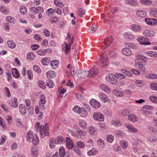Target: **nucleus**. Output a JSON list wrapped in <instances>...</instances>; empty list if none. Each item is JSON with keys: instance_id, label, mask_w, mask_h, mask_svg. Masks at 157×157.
Returning <instances> with one entry per match:
<instances>
[{"instance_id": "052dcab7", "label": "nucleus", "mask_w": 157, "mask_h": 157, "mask_svg": "<svg viewBox=\"0 0 157 157\" xmlns=\"http://www.w3.org/2000/svg\"><path fill=\"white\" fill-rule=\"evenodd\" d=\"M46 49H40L37 51V54L40 56H44L46 54Z\"/></svg>"}, {"instance_id": "a878e982", "label": "nucleus", "mask_w": 157, "mask_h": 157, "mask_svg": "<svg viewBox=\"0 0 157 157\" xmlns=\"http://www.w3.org/2000/svg\"><path fill=\"white\" fill-rule=\"evenodd\" d=\"M57 144H62L64 141V138L61 135H59L57 136L55 138Z\"/></svg>"}, {"instance_id": "423d86ee", "label": "nucleus", "mask_w": 157, "mask_h": 157, "mask_svg": "<svg viewBox=\"0 0 157 157\" xmlns=\"http://www.w3.org/2000/svg\"><path fill=\"white\" fill-rule=\"evenodd\" d=\"M93 118L95 121L99 122L103 121L105 119L104 115L99 112H97L94 113Z\"/></svg>"}, {"instance_id": "9b49d317", "label": "nucleus", "mask_w": 157, "mask_h": 157, "mask_svg": "<svg viewBox=\"0 0 157 157\" xmlns=\"http://www.w3.org/2000/svg\"><path fill=\"white\" fill-rule=\"evenodd\" d=\"M130 29L134 32H139L141 31L142 27L139 25L136 24H133L130 25Z\"/></svg>"}, {"instance_id": "13d9d810", "label": "nucleus", "mask_w": 157, "mask_h": 157, "mask_svg": "<svg viewBox=\"0 0 157 157\" xmlns=\"http://www.w3.org/2000/svg\"><path fill=\"white\" fill-rule=\"evenodd\" d=\"M115 135L118 137H121L124 136V133L120 130H117L115 132Z\"/></svg>"}, {"instance_id": "9d476101", "label": "nucleus", "mask_w": 157, "mask_h": 157, "mask_svg": "<svg viewBox=\"0 0 157 157\" xmlns=\"http://www.w3.org/2000/svg\"><path fill=\"white\" fill-rule=\"evenodd\" d=\"M71 44L64 42L62 46V49L65 52L66 54H68L71 50Z\"/></svg>"}, {"instance_id": "4be33fe9", "label": "nucleus", "mask_w": 157, "mask_h": 157, "mask_svg": "<svg viewBox=\"0 0 157 157\" xmlns=\"http://www.w3.org/2000/svg\"><path fill=\"white\" fill-rule=\"evenodd\" d=\"M46 98L43 94H41L40 97L39 105L43 107L46 103Z\"/></svg>"}, {"instance_id": "4468645a", "label": "nucleus", "mask_w": 157, "mask_h": 157, "mask_svg": "<svg viewBox=\"0 0 157 157\" xmlns=\"http://www.w3.org/2000/svg\"><path fill=\"white\" fill-rule=\"evenodd\" d=\"M136 15L139 17H144L147 14V12L143 10H138L136 13Z\"/></svg>"}, {"instance_id": "c03bdc74", "label": "nucleus", "mask_w": 157, "mask_h": 157, "mask_svg": "<svg viewBox=\"0 0 157 157\" xmlns=\"http://www.w3.org/2000/svg\"><path fill=\"white\" fill-rule=\"evenodd\" d=\"M50 61V59L45 57L42 59L41 62L43 65L46 66L49 63Z\"/></svg>"}, {"instance_id": "bb28decb", "label": "nucleus", "mask_w": 157, "mask_h": 157, "mask_svg": "<svg viewBox=\"0 0 157 157\" xmlns=\"http://www.w3.org/2000/svg\"><path fill=\"white\" fill-rule=\"evenodd\" d=\"M128 119L129 121L132 122H135L138 121V117L134 114H130L128 115Z\"/></svg>"}, {"instance_id": "39448f33", "label": "nucleus", "mask_w": 157, "mask_h": 157, "mask_svg": "<svg viewBox=\"0 0 157 157\" xmlns=\"http://www.w3.org/2000/svg\"><path fill=\"white\" fill-rule=\"evenodd\" d=\"M113 41V38L112 36H109L106 38L103 42L102 49L107 48L111 44Z\"/></svg>"}, {"instance_id": "338daca9", "label": "nucleus", "mask_w": 157, "mask_h": 157, "mask_svg": "<svg viewBox=\"0 0 157 157\" xmlns=\"http://www.w3.org/2000/svg\"><path fill=\"white\" fill-rule=\"evenodd\" d=\"M115 75L116 77L117 78H118L120 79H124L125 78V75H123L121 73H116L115 74Z\"/></svg>"}, {"instance_id": "8fccbe9b", "label": "nucleus", "mask_w": 157, "mask_h": 157, "mask_svg": "<svg viewBox=\"0 0 157 157\" xmlns=\"http://www.w3.org/2000/svg\"><path fill=\"white\" fill-rule=\"evenodd\" d=\"M85 12L86 11L84 9L81 8L78 9V13L79 16L82 17L85 14Z\"/></svg>"}, {"instance_id": "412c9836", "label": "nucleus", "mask_w": 157, "mask_h": 157, "mask_svg": "<svg viewBox=\"0 0 157 157\" xmlns=\"http://www.w3.org/2000/svg\"><path fill=\"white\" fill-rule=\"evenodd\" d=\"M126 128L128 129V131L130 132L136 133L138 131V129L132 125L128 124L126 125Z\"/></svg>"}, {"instance_id": "603ef678", "label": "nucleus", "mask_w": 157, "mask_h": 157, "mask_svg": "<svg viewBox=\"0 0 157 157\" xmlns=\"http://www.w3.org/2000/svg\"><path fill=\"white\" fill-rule=\"evenodd\" d=\"M124 36L125 39H130L133 37V35L130 33L126 32L124 34Z\"/></svg>"}, {"instance_id": "4c0bfd02", "label": "nucleus", "mask_w": 157, "mask_h": 157, "mask_svg": "<svg viewBox=\"0 0 157 157\" xmlns=\"http://www.w3.org/2000/svg\"><path fill=\"white\" fill-rule=\"evenodd\" d=\"M59 62L56 60H53L51 62V65L53 69H56L58 67Z\"/></svg>"}, {"instance_id": "393cba45", "label": "nucleus", "mask_w": 157, "mask_h": 157, "mask_svg": "<svg viewBox=\"0 0 157 157\" xmlns=\"http://www.w3.org/2000/svg\"><path fill=\"white\" fill-rule=\"evenodd\" d=\"M122 53L124 55L129 56L132 54V51L128 48H124L122 50Z\"/></svg>"}, {"instance_id": "1a4fd4ad", "label": "nucleus", "mask_w": 157, "mask_h": 157, "mask_svg": "<svg viewBox=\"0 0 157 157\" xmlns=\"http://www.w3.org/2000/svg\"><path fill=\"white\" fill-rule=\"evenodd\" d=\"M87 135V132L85 130L79 129L78 130L75 136L78 138L81 139L85 136Z\"/></svg>"}, {"instance_id": "f03ea898", "label": "nucleus", "mask_w": 157, "mask_h": 157, "mask_svg": "<svg viewBox=\"0 0 157 157\" xmlns=\"http://www.w3.org/2000/svg\"><path fill=\"white\" fill-rule=\"evenodd\" d=\"M147 58L141 55H138L135 59V62H138L137 64L139 69L143 72L145 71L146 69L145 65L147 63Z\"/></svg>"}, {"instance_id": "09e8293b", "label": "nucleus", "mask_w": 157, "mask_h": 157, "mask_svg": "<svg viewBox=\"0 0 157 157\" xmlns=\"http://www.w3.org/2000/svg\"><path fill=\"white\" fill-rule=\"evenodd\" d=\"M121 71L122 73L125 75H126L127 76L130 77L132 76V72L131 71L130 72L125 69H122Z\"/></svg>"}, {"instance_id": "2f4dec72", "label": "nucleus", "mask_w": 157, "mask_h": 157, "mask_svg": "<svg viewBox=\"0 0 157 157\" xmlns=\"http://www.w3.org/2000/svg\"><path fill=\"white\" fill-rule=\"evenodd\" d=\"M0 11L2 13L5 14H7L9 13L8 9L4 6H0Z\"/></svg>"}, {"instance_id": "a18cd8bd", "label": "nucleus", "mask_w": 157, "mask_h": 157, "mask_svg": "<svg viewBox=\"0 0 157 157\" xmlns=\"http://www.w3.org/2000/svg\"><path fill=\"white\" fill-rule=\"evenodd\" d=\"M32 143L35 146L37 145L39 143V140L37 136L35 135L33 137Z\"/></svg>"}, {"instance_id": "49530a36", "label": "nucleus", "mask_w": 157, "mask_h": 157, "mask_svg": "<svg viewBox=\"0 0 157 157\" xmlns=\"http://www.w3.org/2000/svg\"><path fill=\"white\" fill-rule=\"evenodd\" d=\"M107 141L109 143H112L114 140V137L111 134H108L106 136Z\"/></svg>"}, {"instance_id": "c9c22d12", "label": "nucleus", "mask_w": 157, "mask_h": 157, "mask_svg": "<svg viewBox=\"0 0 157 157\" xmlns=\"http://www.w3.org/2000/svg\"><path fill=\"white\" fill-rule=\"evenodd\" d=\"M113 94L117 96L121 97L123 95V92L120 90H115L113 92Z\"/></svg>"}, {"instance_id": "b1692460", "label": "nucleus", "mask_w": 157, "mask_h": 157, "mask_svg": "<svg viewBox=\"0 0 157 157\" xmlns=\"http://www.w3.org/2000/svg\"><path fill=\"white\" fill-rule=\"evenodd\" d=\"M98 150L95 148H93L87 152V155L89 156H94L98 153Z\"/></svg>"}, {"instance_id": "774afa93", "label": "nucleus", "mask_w": 157, "mask_h": 157, "mask_svg": "<svg viewBox=\"0 0 157 157\" xmlns=\"http://www.w3.org/2000/svg\"><path fill=\"white\" fill-rule=\"evenodd\" d=\"M150 14L152 17L157 18V11L151 10L150 12Z\"/></svg>"}, {"instance_id": "cd10ccee", "label": "nucleus", "mask_w": 157, "mask_h": 157, "mask_svg": "<svg viewBox=\"0 0 157 157\" xmlns=\"http://www.w3.org/2000/svg\"><path fill=\"white\" fill-rule=\"evenodd\" d=\"M88 131L91 135H93L97 132V130L93 126H89L88 128Z\"/></svg>"}, {"instance_id": "680f3d73", "label": "nucleus", "mask_w": 157, "mask_h": 157, "mask_svg": "<svg viewBox=\"0 0 157 157\" xmlns=\"http://www.w3.org/2000/svg\"><path fill=\"white\" fill-rule=\"evenodd\" d=\"M66 39L69 42L68 44H73V38L69 34H67Z\"/></svg>"}, {"instance_id": "f704fd0d", "label": "nucleus", "mask_w": 157, "mask_h": 157, "mask_svg": "<svg viewBox=\"0 0 157 157\" xmlns=\"http://www.w3.org/2000/svg\"><path fill=\"white\" fill-rule=\"evenodd\" d=\"M112 124L114 126L118 127L122 125L121 122L119 120L113 121H112Z\"/></svg>"}, {"instance_id": "a19ab883", "label": "nucleus", "mask_w": 157, "mask_h": 157, "mask_svg": "<svg viewBox=\"0 0 157 157\" xmlns=\"http://www.w3.org/2000/svg\"><path fill=\"white\" fill-rule=\"evenodd\" d=\"M65 154V149L63 147H61L59 149V155L60 157H64Z\"/></svg>"}, {"instance_id": "f8f14e48", "label": "nucleus", "mask_w": 157, "mask_h": 157, "mask_svg": "<svg viewBox=\"0 0 157 157\" xmlns=\"http://www.w3.org/2000/svg\"><path fill=\"white\" fill-rule=\"evenodd\" d=\"M155 32L152 30L146 29L144 30L143 34L145 36L150 37H153L155 35Z\"/></svg>"}, {"instance_id": "6ab92c4d", "label": "nucleus", "mask_w": 157, "mask_h": 157, "mask_svg": "<svg viewBox=\"0 0 157 157\" xmlns=\"http://www.w3.org/2000/svg\"><path fill=\"white\" fill-rule=\"evenodd\" d=\"M100 88L102 90L107 93L109 94L111 92V89L105 84H102L101 85Z\"/></svg>"}, {"instance_id": "69168bd1", "label": "nucleus", "mask_w": 157, "mask_h": 157, "mask_svg": "<svg viewBox=\"0 0 157 157\" xmlns=\"http://www.w3.org/2000/svg\"><path fill=\"white\" fill-rule=\"evenodd\" d=\"M5 93L7 97L10 98V89L7 87H5Z\"/></svg>"}, {"instance_id": "473e14b6", "label": "nucleus", "mask_w": 157, "mask_h": 157, "mask_svg": "<svg viewBox=\"0 0 157 157\" xmlns=\"http://www.w3.org/2000/svg\"><path fill=\"white\" fill-rule=\"evenodd\" d=\"M12 72L13 75L15 78L19 77L20 74L18 71L15 68H13L12 69Z\"/></svg>"}, {"instance_id": "c85d7f7f", "label": "nucleus", "mask_w": 157, "mask_h": 157, "mask_svg": "<svg viewBox=\"0 0 157 157\" xmlns=\"http://www.w3.org/2000/svg\"><path fill=\"white\" fill-rule=\"evenodd\" d=\"M33 134V132L32 131L29 130L28 132L26 135L27 140L29 142H30L31 141V138H33V137L34 136Z\"/></svg>"}, {"instance_id": "de8ad7c7", "label": "nucleus", "mask_w": 157, "mask_h": 157, "mask_svg": "<svg viewBox=\"0 0 157 157\" xmlns=\"http://www.w3.org/2000/svg\"><path fill=\"white\" fill-rule=\"evenodd\" d=\"M8 46L11 48H13L16 47V44L14 42L11 40L8 41L7 42Z\"/></svg>"}, {"instance_id": "0eeeda50", "label": "nucleus", "mask_w": 157, "mask_h": 157, "mask_svg": "<svg viewBox=\"0 0 157 157\" xmlns=\"http://www.w3.org/2000/svg\"><path fill=\"white\" fill-rule=\"evenodd\" d=\"M137 40L141 44L149 45L151 44L149 41L148 39L144 37H139Z\"/></svg>"}, {"instance_id": "7c9ffc66", "label": "nucleus", "mask_w": 157, "mask_h": 157, "mask_svg": "<svg viewBox=\"0 0 157 157\" xmlns=\"http://www.w3.org/2000/svg\"><path fill=\"white\" fill-rule=\"evenodd\" d=\"M35 55L33 52H29L27 54V58L30 61L33 60L35 57Z\"/></svg>"}, {"instance_id": "dca6fc26", "label": "nucleus", "mask_w": 157, "mask_h": 157, "mask_svg": "<svg viewBox=\"0 0 157 157\" xmlns=\"http://www.w3.org/2000/svg\"><path fill=\"white\" fill-rule=\"evenodd\" d=\"M38 148L35 147H32L31 150V154L32 157H37L38 154Z\"/></svg>"}, {"instance_id": "79ce46f5", "label": "nucleus", "mask_w": 157, "mask_h": 157, "mask_svg": "<svg viewBox=\"0 0 157 157\" xmlns=\"http://www.w3.org/2000/svg\"><path fill=\"white\" fill-rule=\"evenodd\" d=\"M79 114H81V116L83 117H85L87 116V112L86 110L83 108H82L81 111H80Z\"/></svg>"}, {"instance_id": "864d4df0", "label": "nucleus", "mask_w": 157, "mask_h": 157, "mask_svg": "<svg viewBox=\"0 0 157 157\" xmlns=\"http://www.w3.org/2000/svg\"><path fill=\"white\" fill-rule=\"evenodd\" d=\"M12 106L14 108L17 107V99L16 97L13 98L12 99Z\"/></svg>"}, {"instance_id": "6e6d98bb", "label": "nucleus", "mask_w": 157, "mask_h": 157, "mask_svg": "<svg viewBox=\"0 0 157 157\" xmlns=\"http://www.w3.org/2000/svg\"><path fill=\"white\" fill-rule=\"evenodd\" d=\"M0 125L4 129H5L6 128V123L3 118L1 117H0Z\"/></svg>"}, {"instance_id": "e2e57ef3", "label": "nucleus", "mask_w": 157, "mask_h": 157, "mask_svg": "<svg viewBox=\"0 0 157 157\" xmlns=\"http://www.w3.org/2000/svg\"><path fill=\"white\" fill-rule=\"evenodd\" d=\"M21 13L23 14H25L27 12V10L26 7L24 6H21L20 8Z\"/></svg>"}, {"instance_id": "72a5a7b5", "label": "nucleus", "mask_w": 157, "mask_h": 157, "mask_svg": "<svg viewBox=\"0 0 157 157\" xmlns=\"http://www.w3.org/2000/svg\"><path fill=\"white\" fill-rule=\"evenodd\" d=\"M147 56L151 57H157V52L155 51H148L147 52Z\"/></svg>"}, {"instance_id": "e433bc0d", "label": "nucleus", "mask_w": 157, "mask_h": 157, "mask_svg": "<svg viewBox=\"0 0 157 157\" xmlns=\"http://www.w3.org/2000/svg\"><path fill=\"white\" fill-rule=\"evenodd\" d=\"M97 143L102 148H104L105 147V141L101 139H99Z\"/></svg>"}, {"instance_id": "2eb2a0df", "label": "nucleus", "mask_w": 157, "mask_h": 157, "mask_svg": "<svg viewBox=\"0 0 157 157\" xmlns=\"http://www.w3.org/2000/svg\"><path fill=\"white\" fill-rule=\"evenodd\" d=\"M90 103L91 106L95 109H98L100 107L101 105L99 102L95 99H91Z\"/></svg>"}, {"instance_id": "ddd939ff", "label": "nucleus", "mask_w": 157, "mask_h": 157, "mask_svg": "<svg viewBox=\"0 0 157 157\" xmlns=\"http://www.w3.org/2000/svg\"><path fill=\"white\" fill-rule=\"evenodd\" d=\"M146 23L148 25H154L157 23V20L155 19L147 18L145 19Z\"/></svg>"}, {"instance_id": "5701e85b", "label": "nucleus", "mask_w": 157, "mask_h": 157, "mask_svg": "<svg viewBox=\"0 0 157 157\" xmlns=\"http://www.w3.org/2000/svg\"><path fill=\"white\" fill-rule=\"evenodd\" d=\"M78 125L81 128L83 129H86L87 127V124L86 121L82 119L79 120L78 123Z\"/></svg>"}, {"instance_id": "a211bd4d", "label": "nucleus", "mask_w": 157, "mask_h": 157, "mask_svg": "<svg viewBox=\"0 0 157 157\" xmlns=\"http://www.w3.org/2000/svg\"><path fill=\"white\" fill-rule=\"evenodd\" d=\"M66 145L67 147L69 149H72L73 147L72 141L68 137H67L66 139Z\"/></svg>"}, {"instance_id": "0e129e2a", "label": "nucleus", "mask_w": 157, "mask_h": 157, "mask_svg": "<svg viewBox=\"0 0 157 157\" xmlns=\"http://www.w3.org/2000/svg\"><path fill=\"white\" fill-rule=\"evenodd\" d=\"M146 78L152 79H156L157 78V75L156 74L151 73L147 75Z\"/></svg>"}, {"instance_id": "bf43d9fd", "label": "nucleus", "mask_w": 157, "mask_h": 157, "mask_svg": "<svg viewBox=\"0 0 157 157\" xmlns=\"http://www.w3.org/2000/svg\"><path fill=\"white\" fill-rule=\"evenodd\" d=\"M140 2L141 4L147 5L151 4L152 3L150 0H140Z\"/></svg>"}, {"instance_id": "ea45409f", "label": "nucleus", "mask_w": 157, "mask_h": 157, "mask_svg": "<svg viewBox=\"0 0 157 157\" xmlns=\"http://www.w3.org/2000/svg\"><path fill=\"white\" fill-rule=\"evenodd\" d=\"M46 76L49 78H54L55 76V73L52 71H48L46 73Z\"/></svg>"}, {"instance_id": "4d7b16f0", "label": "nucleus", "mask_w": 157, "mask_h": 157, "mask_svg": "<svg viewBox=\"0 0 157 157\" xmlns=\"http://www.w3.org/2000/svg\"><path fill=\"white\" fill-rule=\"evenodd\" d=\"M97 29V26L95 25H94V26H93L89 28L88 30V31L91 33H94L96 31Z\"/></svg>"}, {"instance_id": "3c124183", "label": "nucleus", "mask_w": 157, "mask_h": 157, "mask_svg": "<svg viewBox=\"0 0 157 157\" xmlns=\"http://www.w3.org/2000/svg\"><path fill=\"white\" fill-rule=\"evenodd\" d=\"M6 20L10 23L13 24H14L15 21V19L13 17L11 16L7 17L6 18Z\"/></svg>"}, {"instance_id": "37998d69", "label": "nucleus", "mask_w": 157, "mask_h": 157, "mask_svg": "<svg viewBox=\"0 0 157 157\" xmlns=\"http://www.w3.org/2000/svg\"><path fill=\"white\" fill-rule=\"evenodd\" d=\"M47 86L49 88H52L54 86V83L51 79L47 80L46 81Z\"/></svg>"}, {"instance_id": "58836bf2", "label": "nucleus", "mask_w": 157, "mask_h": 157, "mask_svg": "<svg viewBox=\"0 0 157 157\" xmlns=\"http://www.w3.org/2000/svg\"><path fill=\"white\" fill-rule=\"evenodd\" d=\"M120 144L123 149H126L128 147V143L126 141L121 140L120 142Z\"/></svg>"}, {"instance_id": "5fc2aeb1", "label": "nucleus", "mask_w": 157, "mask_h": 157, "mask_svg": "<svg viewBox=\"0 0 157 157\" xmlns=\"http://www.w3.org/2000/svg\"><path fill=\"white\" fill-rule=\"evenodd\" d=\"M27 74L28 79L30 80H32L33 78L32 71L30 70H28L27 71Z\"/></svg>"}, {"instance_id": "6e6552de", "label": "nucleus", "mask_w": 157, "mask_h": 157, "mask_svg": "<svg viewBox=\"0 0 157 157\" xmlns=\"http://www.w3.org/2000/svg\"><path fill=\"white\" fill-rule=\"evenodd\" d=\"M89 77H94L95 76L99 73L98 69L95 67H94L91 68L90 71H87Z\"/></svg>"}, {"instance_id": "f3484780", "label": "nucleus", "mask_w": 157, "mask_h": 157, "mask_svg": "<svg viewBox=\"0 0 157 157\" xmlns=\"http://www.w3.org/2000/svg\"><path fill=\"white\" fill-rule=\"evenodd\" d=\"M56 144H57V143L55 138H51L49 140V145L50 148H55Z\"/></svg>"}, {"instance_id": "f257e3e1", "label": "nucleus", "mask_w": 157, "mask_h": 157, "mask_svg": "<svg viewBox=\"0 0 157 157\" xmlns=\"http://www.w3.org/2000/svg\"><path fill=\"white\" fill-rule=\"evenodd\" d=\"M47 123H45L44 125H41L40 128V123L39 122H36L35 126V130L37 132L39 130L41 138H43L44 136H48L49 135V128L47 126Z\"/></svg>"}, {"instance_id": "20e7f679", "label": "nucleus", "mask_w": 157, "mask_h": 157, "mask_svg": "<svg viewBox=\"0 0 157 157\" xmlns=\"http://www.w3.org/2000/svg\"><path fill=\"white\" fill-rule=\"evenodd\" d=\"M105 80L108 82L112 84H115L116 83L117 79L115 75H113L112 74H110L106 75Z\"/></svg>"}, {"instance_id": "7ed1b4c3", "label": "nucleus", "mask_w": 157, "mask_h": 157, "mask_svg": "<svg viewBox=\"0 0 157 157\" xmlns=\"http://www.w3.org/2000/svg\"><path fill=\"white\" fill-rule=\"evenodd\" d=\"M109 64L108 57L106 53H104L100 56V65L101 67H105Z\"/></svg>"}, {"instance_id": "aec40b11", "label": "nucleus", "mask_w": 157, "mask_h": 157, "mask_svg": "<svg viewBox=\"0 0 157 157\" xmlns=\"http://www.w3.org/2000/svg\"><path fill=\"white\" fill-rule=\"evenodd\" d=\"M98 96L104 103H106L108 101V98L105 94L103 93H99L98 94Z\"/></svg>"}, {"instance_id": "c756f323", "label": "nucleus", "mask_w": 157, "mask_h": 157, "mask_svg": "<svg viewBox=\"0 0 157 157\" xmlns=\"http://www.w3.org/2000/svg\"><path fill=\"white\" fill-rule=\"evenodd\" d=\"M20 111L21 114L24 115L26 112L25 106L24 104H21L19 105Z\"/></svg>"}]
</instances>
